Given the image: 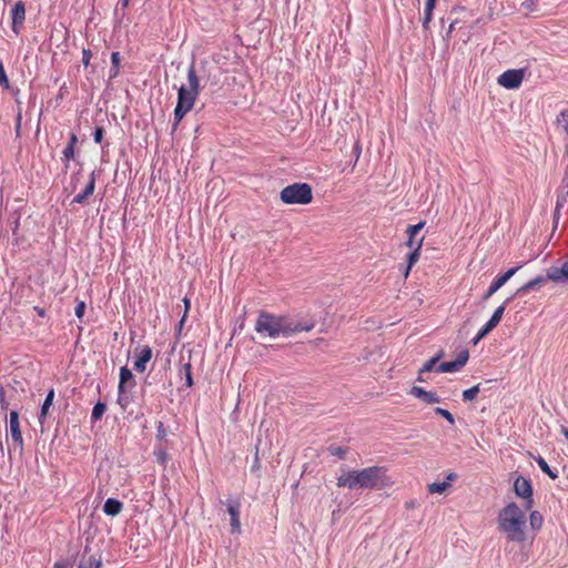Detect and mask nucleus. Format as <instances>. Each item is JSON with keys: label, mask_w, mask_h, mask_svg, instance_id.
Returning a JSON list of instances; mask_svg holds the SVG:
<instances>
[{"label": "nucleus", "mask_w": 568, "mask_h": 568, "mask_svg": "<svg viewBox=\"0 0 568 568\" xmlns=\"http://www.w3.org/2000/svg\"><path fill=\"white\" fill-rule=\"evenodd\" d=\"M95 189V171H92L89 178V182L85 185L84 190L75 195L72 200V203L84 204L87 200L93 194Z\"/></svg>", "instance_id": "18"}, {"label": "nucleus", "mask_w": 568, "mask_h": 568, "mask_svg": "<svg viewBox=\"0 0 568 568\" xmlns=\"http://www.w3.org/2000/svg\"><path fill=\"white\" fill-rule=\"evenodd\" d=\"M54 398V389H50L47 394V397L42 404L41 412L39 415V422L43 424L44 418L47 417L48 410L51 407Z\"/></svg>", "instance_id": "25"}, {"label": "nucleus", "mask_w": 568, "mask_h": 568, "mask_svg": "<svg viewBox=\"0 0 568 568\" xmlns=\"http://www.w3.org/2000/svg\"><path fill=\"white\" fill-rule=\"evenodd\" d=\"M417 381L418 382H425V379L423 378V374L419 373L418 377H417Z\"/></svg>", "instance_id": "58"}, {"label": "nucleus", "mask_w": 568, "mask_h": 568, "mask_svg": "<svg viewBox=\"0 0 568 568\" xmlns=\"http://www.w3.org/2000/svg\"><path fill=\"white\" fill-rule=\"evenodd\" d=\"M0 405H1V408H6L7 405H8L6 399H4V393H3L2 389L0 390Z\"/></svg>", "instance_id": "50"}, {"label": "nucleus", "mask_w": 568, "mask_h": 568, "mask_svg": "<svg viewBox=\"0 0 568 568\" xmlns=\"http://www.w3.org/2000/svg\"><path fill=\"white\" fill-rule=\"evenodd\" d=\"M123 509V504L115 498H108L103 505V511L108 516L115 517Z\"/></svg>", "instance_id": "22"}, {"label": "nucleus", "mask_w": 568, "mask_h": 568, "mask_svg": "<svg viewBox=\"0 0 568 568\" xmlns=\"http://www.w3.org/2000/svg\"><path fill=\"white\" fill-rule=\"evenodd\" d=\"M91 51L89 49H83L82 51V63L88 67L89 63H90V59H91Z\"/></svg>", "instance_id": "45"}, {"label": "nucleus", "mask_w": 568, "mask_h": 568, "mask_svg": "<svg viewBox=\"0 0 568 568\" xmlns=\"http://www.w3.org/2000/svg\"><path fill=\"white\" fill-rule=\"evenodd\" d=\"M183 303H184V305H185V312H184L183 317H182V318H181V321H180V328L183 326L184 321H185V318H186V314H187V311H189V308H190V300H189L187 297H184V298H183Z\"/></svg>", "instance_id": "46"}, {"label": "nucleus", "mask_w": 568, "mask_h": 568, "mask_svg": "<svg viewBox=\"0 0 568 568\" xmlns=\"http://www.w3.org/2000/svg\"><path fill=\"white\" fill-rule=\"evenodd\" d=\"M393 481L385 467L372 466L361 470H351L337 479L338 487L348 489H384Z\"/></svg>", "instance_id": "2"}, {"label": "nucleus", "mask_w": 568, "mask_h": 568, "mask_svg": "<svg viewBox=\"0 0 568 568\" xmlns=\"http://www.w3.org/2000/svg\"><path fill=\"white\" fill-rule=\"evenodd\" d=\"M535 462L538 464L539 468L545 473L547 474L551 479H556L558 478V473L552 470L549 465L547 464V462L541 457V456H537V457H534Z\"/></svg>", "instance_id": "27"}, {"label": "nucleus", "mask_w": 568, "mask_h": 568, "mask_svg": "<svg viewBox=\"0 0 568 568\" xmlns=\"http://www.w3.org/2000/svg\"><path fill=\"white\" fill-rule=\"evenodd\" d=\"M469 353L467 349L459 352L457 358L452 362H444L436 367L437 373H455L460 371L467 363Z\"/></svg>", "instance_id": "11"}, {"label": "nucleus", "mask_w": 568, "mask_h": 568, "mask_svg": "<svg viewBox=\"0 0 568 568\" xmlns=\"http://www.w3.org/2000/svg\"><path fill=\"white\" fill-rule=\"evenodd\" d=\"M423 237L418 240V242L416 243V246H414L412 250V252L407 255V266H406V270H405V277L408 276L409 274V271L410 268L413 267V265L415 263H417L418 258H419V254H420V247H422V244H423Z\"/></svg>", "instance_id": "23"}, {"label": "nucleus", "mask_w": 568, "mask_h": 568, "mask_svg": "<svg viewBox=\"0 0 568 568\" xmlns=\"http://www.w3.org/2000/svg\"><path fill=\"white\" fill-rule=\"evenodd\" d=\"M410 395L422 399L423 402L427 403V404H437V403H440V397L434 393V392H428L426 389H424L423 387H419V386H413L410 388V392H409Z\"/></svg>", "instance_id": "17"}, {"label": "nucleus", "mask_w": 568, "mask_h": 568, "mask_svg": "<svg viewBox=\"0 0 568 568\" xmlns=\"http://www.w3.org/2000/svg\"><path fill=\"white\" fill-rule=\"evenodd\" d=\"M128 390H130V389L129 388H123L122 392L119 390L118 404L121 406V408L123 410H125L129 407V405L131 404V402H132V398H131V396H130Z\"/></svg>", "instance_id": "28"}, {"label": "nucleus", "mask_w": 568, "mask_h": 568, "mask_svg": "<svg viewBox=\"0 0 568 568\" xmlns=\"http://www.w3.org/2000/svg\"><path fill=\"white\" fill-rule=\"evenodd\" d=\"M216 70V67L210 65L206 61H201L199 69H196L195 63L192 62L187 69L189 87L186 88L200 93L202 80L211 81L212 84H216L219 80L216 75L213 74V71Z\"/></svg>", "instance_id": "4"}, {"label": "nucleus", "mask_w": 568, "mask_h": 568, "mask_svg": "<svg viewBox=\"0 0 568 568\" xmlns=\"http://www.w3.org/2000/svg\"><path fill=\"white\" fill-rule=\"evenodd\" d=\"M183 371H184V374H185V385L187 387H191L193 386V377H192V365L191 363H185L183 365Z\"/></svg>", "instance_id": "38"}, {"label": "nucleus", "mask_w": 568, "mask_h": 568, "mask_svg": "<svg viewBox=\"0 0 568 568\" xmlns=\"http://www.w3.org/2000/svg\"><path fill=\"white\" fill-rule=\"evenodd\" d=\"M432 19H433V11L424 10L423 28L425 30H428Z\"/></svg>", "instance_id": "43"}, {"label": "nucleus", "mask_w": 568, "mask_h": 568, "mask_svg": "<svg viewBox=\"0 0 568 568\" xmlns=\"http://www.w3.org/2000/svg\"><path fill=\"white\" fill-rule=\"evenodd\" d=\"M529 523H530V527L534 530H538L542 526L544 518H542V516H541V514L539 511L534 510V511L530 513Z\"/></svg>", "instance_id": "29"}, {"label": "nucleus", "mask_w": 568, "mask_h": 568, "mask_svg": "<svg viewBox=\"0 0 568 568\" xmlns=\"http://www.w3.org/2000/svg\"><path fill=\"white\" fill-rule=\"evenodd\" d=\"M166 436H168V432H166V428L164 427V424L162 422H158L156 435H155L156 440L160 442V444L166 445L168 444Z\"/></svg>", "instance_id": "32"}, {"label": "nucleus", "mask_w": 568, "mask_h": 568, "mask_svg": "<svg viewBox=\"0 0 568 568\" xmlns=\"http://www.w3.org/2000/svg\"><path fill=\"white\" fill-rule=\"evenodd\" d=\"M152 358V348L144 345L140 348L138 357L134 362V369L139 373H143L146 368V363Z\"/></svg>", "instance_id": "19"}, {"label": "nucleus", "mask_w": 568, "mask_h": 568, "mask_svg": "<svg viewBox=\"0 0 568 568\" xmlns=\"http://www.w3.org/2000/svg\"><path fill=\"white\" fill-rule=\"evenodd\" d=\"M9 430H10L11 439H12L14 446L22 449L23 437H22V433L20 429L19 414L17 410L10 412Z\"/></svg>", "instance_id": "13"}, {"label": "nucleus", "mask_w": 568, "mask_h": 568, "mask_svg": "<svg viewBox=\"0 0 568 568\" xmlns=\"http://www.w3.org/2000/svg\"><path fill=\"white\" fill-rule=\"evenodd\" d=\"M355 152H356V159H358L359 158V153H361V149H359L358 143H356V145H355Z\"/></svg>", "instance_id": "55"}, {"label": "nucleus", "mask_w": 568, "mask_h": 568, "mask_svg": "<svg viewBox=\"0 0 568 568\" xmlns=\"http://www.w3.org/2000/svg\"><path fill=\"white\" fill-rule=\"evenodd\" d=\"M105 410H106L105 404L102 402H98L92 409V414H91L92 420H94V422L100 420L102 418L103 414L105 413Z\"/></svg>", "instance_id": "31"}, {"label": "nucleus", "mask_w": 568, "mask_h": 568, "mask_svg": "<svg viewBox=\"0 0 568 568\" xmlns=\"http://www.w3.org/2000/svg\"><path fill=\"white\" fill-rule=\"evenodd\" d=\"M111 63H112V68H111L110 77L114 78L119 73V67H120V53L119 52H112Z\"/></svg>", "instance_id": "35"}, {"label": "nucleus", "mask_w": 568, "mask_h": 568, "mask_svg": "<svg viewBox=\"0 0 568 568\" xmlns=\"http://www.w3.org/2000/svg\"><path fill=\"white\" fill-rule=\"evenodd\" d=\"M153 455L156 459V462L162 465V466H165L168 460H169V455H168V452H166V445L164 444H158L154 448V452H153Z\"/></svg>", "instance_id": "26"}, {"label": "nucleus", "mask_w": 568, "mask_h": 568, "mask_svg": "<svg viewBox=\"0 0 568 568\" xmlns=\"http://www.w3.org/2000/svg\"><path fill=\"white\" fill-rule=\"evenodd\" d=\"M538 2L539 0H526L521 3L523 10L527 13L538 11Z\"/></svg>", "instance_id": "37"}, {"label": "nucleus", "mask_w": 568, "mask_h": 568, "mask_svg": "<svg viewBox=\"0 0 568 568\" xmlns=\"http://www.w3.org/2000/svg\"><path fill=\"white\" fill-rule=\"evenodd\" d=\"M54 568H64V565L61 562H55Z\"/></svg>", "instance_id": "57"}, {"label": "nucleus", "mask_w": 568, "mask_h": 568, "mask_svg": "<svg viewBox=\"0 0 568 568\" xmlns=\"http://www.w3.org/2000/svg\"><path fill=\"white\" fill-rule=\"evenodd\" d=\"M435 413L442 417H444L450 425H454L455 424V418L454 416L452 415L450 412H448L447 409L445 408H440V407H437L435 408Z\"/></svg>", "instance_id": "40"}, {"label": "nucleus", "mask_w": 568, "mask_h": 568, "mask_svg": "<svg viewBox=\"0 0 568 568\" xmlns=\"http://www.w3.org/2000/svg\"><path fill=\"white\" fill-rule=\"evenodd\" d=\"M480 390V385L477 384L466 390L463 392V400L470 402L475 399Z\"/></svg>", "instance_id": "34"}, {"label": "nucleus", "mask_w": 568, "mask_h": 568, "mask_svg": "<svg viewBox=\"0 0 568 568\" xmlns=\"http://www.w3.org/2000/svg\"><path fill=\"white\" fill-rule=\"evenodd\" d=\"M455 479H456V474H454V473H449V474L447 475V481H448V483H449V481H452V480H455Z\"/></svg>", "instance_id": "53"}, {"label": "nucleus", "mask_w": 568, "mask_h": 568, "mask_svg": "<svg viewBox=\"0 0 568 568\" xmlns=\"http://www.w3.org/2000/svg\"><path fill=\"white\" fill-rule=\"evenodd\" d=\"M567 197H568V182L562 181V184L557 192L556 207L554 211V219L556 221L559 219L560 209L564 207V205L566 204Z\"/></svg>", "instance_id": "21"}, {"label": "nucleus", "mask_w": 568, "mask_h": 568, "mask_svg": "<svg viewBox=\"0 0 568 568\" xmlns=\"http://www.w3.org/2000/svg\"><path fill=\"white\" fill-rule=\"evenodd\" d=\"M34 312L40 316V317H44L45 316V310L40 307V306H34L33 307Z\"/></svg>", "instance_id": "49"}, {"label": "nucleus", "mask_w": 568, "mask_h": 568, "mask_svg": "<svg viewBox=\"0 0 568 568\" xmlns=\"http://www.w3.org/2000/svg\"><path fill=\"white\" fill-rule=\"evenodd\" d=\"M498 529L506 535L508 541L526 540V516L516 503L507 504L498 514Z\"/></svg>", "instance_id": "3"}, {"label": "nucleus", "mask_w": 568, "mask_h": 568, "mask_svg": "<svg viewBox=\"0 0 568 568\" xmlns=\"http://www.w3.org/2000/svg\"><path fill=\"white\" fill-rule=\"evenodd\" d=\"M524 77V69H509L498 77L497 82L505 89L515 90L521 85Z\"/></svg>", "instance_id": "8"}, {"label": "nucleus", "mask_w": 568, "mask_h": 568, "mask_svg": "<svg viewBox=\"0 0 568 568\" xmlns=\"http://www.w3.org/2000/svg\"><path fill=\"white\" fill-rule=\"evenodd\" d=\"M84 311H85V303L83 301L78 302V304L74 308L75 316L78 318H82V316L84 315Z\"/></svg>", "instance_id": "44"}, {"label": "nucleus", "mask_w": 568, "mask_h": 568, "mask_svg": "<svg viewBox=\"0 0 568 568\" xmlns=\"http://www.w3.org/2000/svg\"><path fill=\"white\" fill-rule=\"evenodd\" d=\"M314 326L315 323L313 321L303 324L290 316H275L261 312L255 323V331L258 334L276 338L280 335L291 336L297 332H310Z\"/></svg>", "instance_id": "1"}, {"label": "nucleus", "mask_w": 568, "mask_h": 568, "mask_svg": "<svg viewBox=\"0 0 568 568\" xmlns=\"http://www.w3.org/2000/svg\"><path fill=\"white\" fill-rule=\"evenodd\" d=\"M119 3L124 9V8H126L129 6V0H119Z\"/></svg>", "instance_id": "54"}, {"label": "nucleus", "mask_w": 568, "mask_h": 568, "mask_svg": "<svg viewBox=\"0 0 568 568\" xmlns=\"http://www.w3.org/2000/svg\"><path fill=\"white\" fill-rule=\"evenodd\" d=\"M547 277H548V274L546 273L545 275H538L535 278L528 281L527 283L521 285L515 292L513 297H515V296H524L527 293H529L530 291H539L541 288V286L545 285L549 281V278H547Z\"/></svg>", "instance_id": "14"}, {"label": "nucleus", "mask_w": 568, "mask_h": 568, "mask_svg": "<svg viewBox=\"0 0 568 568\" xmlns=\"http://www.w3.org/2000/svg\"><path fill=\"white\" fill-rule=\"evenodd\" d=\"M457 24V20L453 21L448 28L447 37H450L452 32L455 30V26Z\"/></svg>", "instance_id": "51"}, {"label": "nucleus", "mask_w": 568, "mask_h": 568, "mask_svg": "<svg viewBox=\"0 0 568 568\" xmlns=\"http://www.w3.org/2000/svg\"><path fill=\"white\" fill-rule=\"evenodd\" d=\"M12 31L19 34L20 27L26 20V7L22 1H18L11 9Z\"/></svg>", "instance_id": "15"}, {"label": "nucleus", "mask_w": 568, "mask_h": 568, "mask_svg": "<svg viewBox=\"0 0 568 568\" xmlns=\"http://www.w3.org/2000/svg\"><path fill=\"white\" fill-rule=\"evenodd\" d=\"M437 358H434L432 357L430 359H428L423 366L422 368L419 369V373L420 374H424V373H429L432 371H436V364H437Z\"/></svg>", "instance_id": "39"}, {"label": "nucleus", "mask_w": 568, "mask_h": 568, "mask_svg": "<svg viewBox=\"0 0 568 568\" xmlns=\"http://www.w3.org/2000/svg\"><path fill=\"white\" fill-rule=\"evenodd\" d=\"M104 129L102 126H97L93 132V140L95 143H102L104 136Z\"/></svg>", "instance_id": "42"}, {"label": "nucleus", "mask_w": 568, "mask_h": 568, "mask_svg": "<svg viewBox=\"0 0 568 568\" xmlns=\"http://www.w3.org/2000/svg\"><path fill=\"white\" fill-rule=\"evenodd\" d=\"M20 121H21V115H19L18 120H17V132H19V130H20Z\"/></svg>", "instance_id": "56"}, {"label": "nucleus", "mask_w": 568, "mask_h": 568, "mask_svg": "<svg viewBox=\"0 0 568 568\" xmlns=\"http://www.w3.org/2000/svg\"><path fill=\"white\" fill-rule=\"evenodd\" d=\"M328 452L333 456H337L339 459H343L346 456L347 449L341 446H329Z\"/></svg>", "instance_id": "41"}, {"label": "nucleus", "mask_w": 568, "mask_h": 568, "mask_svg": "<svg viewBox=\"0 0 568 568\" xmlns=\"http://www.w3.org/2000/svg\"><path fill=\"white\" fill-rule=\"evenodd\" d=\"M521 266H515L506 271L504 274L497 275L491 282L490 286L483 296L484 301L490 298L501 286H504L520 268Z\"/></svg>", "instance_id": "10"}, {"label": "nucleus", "mask_w": 568, "mask_h": 568, "mask_svg": "<svg viewBox=\"0 0 568 568\" xmlns=\"http://www.w3.org/2000/svg\"><path fill=\"white\" fill-rule=\"evenodd\" d=\"M102 562L100 559H95L94 557H90L88 560H84V557L80 561L78 568H101Z\"/></svg>", "instance_id": "33"}, {"label": "nucleus", "mask_w": 568, "mask_h": 568, "mask_svg": "<svg viewBox=\"0 0 568 568\" xmlns=\"http://www.w3.org/2000/svg\"><path fill=\"white\" fill-rule=\"evenodd\" d=\"M227 513L231 519V532L240 534L241 531V521H240V513H241V501L239 499H227L226 503Z\"/></svg>", "instance_id": "12"}, {"label": "nucleus", "mask_w": 568, "mask_h": 568, "mask_svg": "<svg viewBox=\"0 0 568 568\" xmlns=\"http://www.w3.org/2000/svg\"><path fill=\"white\" fill-rule=\"evenodd\" d=\"M425 225V222H419L415 225H409L406 230V233L408 235V240L406 242V245L409 247V248H413L414 246H416V243L418 241L415 240V236L419 233V231L424 227Z\"/></svg>", "instance_id": "24"}, {"label": "nucleus", "mask_w": 568, "mask_h": 568, "mask_svg": "<svg viewBox=\"0 0 568 568\" xmlns=\"http://www.w3.org/2000/svg\"><path fill=\"white\" fill-rule=\"evenodd\" d=\"M77 143H78L77 134L75 133H71L70 136H69V142H68L67 145H71V146L75 148Z\"/></svg>", "instance_id": "48"}, {"label": "nucleus", "mask_w": 568, "mask_h": 568, "mask_svg": "<svg viewBox=\"0 0 568 568\" xmlns=\"http://www.w3.org/2000/svg\"><path fill=\"white\" fill-rule=\"evenodd\" d=\"M285 204H308L313 200L312 187L307 183H293L285 186L280 194Z\"/></svg>", "instance_id": "5"}, {"label": "nucleus", "mask_w": 568, "mask_h": 568, "mask_svg": "<svg viewBox=\"0 0 568 568\" xmlns=\"http://www.w3.org/2000/svg\"><path fill=\"white\" fill-rule=\"evenodd\" d=\"M513 297H508L500 306H498L493 313L489 321L478 331L476 336L473 338L471 343L474 345L478 344L480 339H483L489 332H491L501 321L504 315L506 304L511 301Z\"/></svg>", "instance_id": "7"}, {"label": "nucleus", "mask_w": 568, "mask_h": 568, "mask_svg": "<svg viewBox=\"0 0 568 568\" xmlns=\"http://www.w3.org/2000/svg\"><path fill=\"white\" fill-rule=\"evenodd\" d=\"M199 94V92L192 91L191 89H187L185 85H181L178 89V103L174 109L173 130L176 129V126L185 116V114L193 109L195 100L197 99Z\"/></svg>", "instance_id": "6"}, {"label": "nucleus", "mask_w": 568, "mask_h": 568, "mask_svg": "<svg viewBox=\"0 0 568 568\" xmlns=\"http://www.w3.org/2000/svg\"><path fill=\"white\" fill-rule=\"evenodd\" d=\"M560 115H561V116H568V111H562V112L560 113Z\"/></svg>", "instance_id": "59"}, {"label": "nucleus", "mask_w": 568, "mask_h": 568, "mask_svg": "<svg viewBox=\"0 0 568 568\" xmlns=\"http://www.w3.org/2000/svg\"><path fill=\"white\" fill-rule=\"evenodd\" d=\"M437 0H426L425 9L426 11H434Z\"/></svg>", "instance_id": "47"}, {"label": "nucleus", "mask_w": 568, "mask_h": 568, "mask_svg": "<svg viewBox=\"0 0 568 568\" xmlns=\"http://www.w3.org/2000/svg\"><path fill=\"white\" fill-rule=\"evenodd\" d=\"M63 160L65 162V168L69 166V162L75 158V148L71 145H65L62 151Z\"/></svg>", "instance_id": "36"}, {"label": "nucleus", "mask_w": 568, "mask_h": 568, "mask_svg": "<svg viewBox=\"0 0 568 568\" xmlns=\"http://www.w3.org/2000/svg\"><path fill=\"white\" fill-rule=\"evenodd\" d=\"M549 281L555 283H568V261L564 262L561 266H551L547 268Z\"/></svg>", "instance_id": "16"}, {"label": "nucleus", "mask_w": 568, "mask_h": 568, "mask_svg": "<svg viewBox=\"0 0 568 568\" xmlns=\"http://www.w3.org/2000/svg\"><path fill=\"white\" fill-rule=\"evenodd\" d=\"M134 386L135 381L132 372L126 366L121 367L118 390L122 392L123 388L132 389Z\"/></svg>", "instance_id": "20"}, {"label": "nucleus", "mask_w": 568, "mask_h": 568, "mask_svg": "<svg viewBox=\"0 0 568 568\" xmlns=\"http://www.w3.org/2000/svg\"><path fill=\"white\" fill-rule=\"evenodd\" d=\"M444 357V351L440 349L435 356L434 358H437V362H439L442 358Z\"/></svg>", "instance_id": "52"}, {"label": "nucleus", "mask_w": 568, "mask_h": 568, "mask_svg": "<svg viewBox=\"0 0 568 568\" xmlns=\"http://www.w3.org/2000/svg\"><path fill=\"white\" fill-rule=\"evenodd\" d=\"M515 494L526 500V509H530L534 504L532 485L529 479L518 476L514 483Z\"/></svg>", "instance_id": "9"}, {"label": "nucleus", "mask_w": 568, "mask_h": 568, "mask_svg": "<svg viewBox=\"0 0 568 568\" xmlns=\"http://www.w3.org/2000/svg\"><path fill=\"white\" fill-rule=\"evenodd\" d=\"M449 486H450V483H448V481L432 483L428 485V493L429 494H443Z\"/></svg>", "instance_id": "30"}]
</instances>
